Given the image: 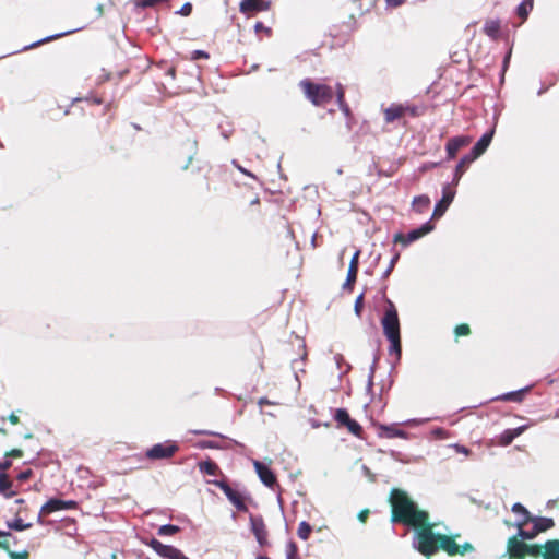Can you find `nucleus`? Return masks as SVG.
I'll list each match as a JSON object with an SVG mask.
<instances>
[{
  "instance_id": "obj_1",
  "label": "nucleus",
  "mask_w": 559,
  "mask_h": 559,
  "mask_svg": "<svg viewBox=\"0 0 559 559\" xmlns=\"http://www.w3.org/2000/svg\"><path fill=\"white\" fill-rule=\"evenodd\" d=\"M388 502L391 508V523L414 528V546L426 558L430 559L439 550L444 551L450 557L465 556L475 551L472 543L459 544L456 542L461 534L445 535L436 533L429 512L420 509L405 490L392 488Z\"/></svg>"
},
{
  "instance_id": "obj_2",
  "label": "nucleus",
  "mask_w": 559,
  "mask_h": 559,
  "mask_svg": "<svg viewBox=\"0 0 559 559\" xmlns=\"http://www.w3.org/2000/svg\"><path fill=\"white\" fill-rule=\"evenodd\" d=\"M386 308L381 319V325L383 334L391 343L389 353L395 355L396 359L401 358L402 344H401V332H400V320L395 305L391 301H386Z\"/></svg>"
},
{
  "instance_id": "obj_3",
  "label": "nucleus",
  "mask_w": 559,
  "mask_h": 559,
  "mask_svg": "<svg viewBox=\"0 0 559 559\" xmlns=\"http://www.w3.org/2000/svg\"><path fill=\"white\" fill-rule=\"evenodd\" d=\"M198 171L203 176L205 183L201 186V190L213 192L216 197L223 195L228 188L229 175L221 167H212L207 164L198 168Z\"/></svg>"
},
{
  "instance_id": "obj_4",
  "label": "nucleus",
  "mask_w": 559,
  "mask_h": 559,
  "mask_svg": "<svg viewBox=\"0 0 559 559\" xmlns=\"http://www.w3.org/2000/svg\"><path fill=\"white\" fill-rule=\"evenodd\" d=\"M299 86L313 106L323 107L333 99L334 90L330 85L305 79L300 81Z\"/></svg>"
},
{
  "instance_id": "obj_5",
  "label": "nucleus",
  "mask_w": 559,
  "mask_h": 559,
  "mask_svg": "<svg viewBox=\"0 0 559 559\" xmlns=\"http://www.w3.org/2000/svg\"><path fill=\"white\" fill-rule=\"evenodd\" d=\"M210 484L218 487L227 497L229 502L240 512H248L246 501L250 498L243 495L241 491L233 488L226 480H209Z\"/></svg>"
},
{
  "instance_id": "obj_6",
  "label": "nucleus",
  "mask_w": 559,
  "mask_h": 559,
  "mask_svg": "<svg viewBox=\"0 0 559 559\" xmlns=\"http://www.w3.org/2000/svg\"><path fill=\"white\" fill-rule=\"evenodd\" d=\"M179 450L174 441L154 444L145 452V457L151 461L166 460L173 457Z\"/></svg>"
},
{
  "instance_id": "obj_7",
  "label": "nucleus",
  "mask_w": 559,
  "mask_h": 559,
  "mask_svg": "<svg viewBox=\"0 0 559 559\" xmlns=\"http://www.w3.org/2000/svg\"><path fill=\"white\" fill-rule=\"evenodd\" d=\"M334 420L337 423V428L345 427L349 433L362 439L364 429L356 420L352 419L345 408H337L334 413Z\"/></svg>"
},
{
  "instance_id": "obj_8",
  "label": "nucleus",
  "mask_w": 559,
  "mask_h": 559,
  "mask_svg": "<svg viewBox=\"0 0 559 559\" xmlns=\"http://www.w3.org/2000/svg\"><path fill=\"white\" fill-rule=\"evenodd\" d=\"M78 503L73 500H61L57 498L49 499L41 508L38 514L37 522L43 524V518L60 510L76 509Z\"/></svg>"
},
{
  "instance_id": "obj_9",
  "label": "nucleus",
  "mask_w": 559,
  "mask_h": 559,
  "mask_svg": "<svg viewBox=\"0 0 559 559\" xmlns=\"http://www.w3.org/2000/svg\"><path fill=\"white\" fill-rule=\"evenodd\" d=\"M144 543L165 559H189L178 548L170 545H164L158 539L152 538Z\"/></svg>"
},
{
  "instance_id": "obj_10",
  "label": "nucleus",
  "mask_w": 559,
  "mask_h": 559,
  "mask_svg": "<svg viewBox=\"0 0 559 559\" xmlns=\"http://www.w3.org/2000/svg\"><path fill=\"white\" fill-rule=\"evenodd\" d=\"M433 227L435 226L430 222H427L420 227L413 229L407 234L399 233L394 236V242L407 246L418 240L419 238L424 237L425 235L429 234L433 229Z\"/></svg>"
},
{
  "instance_id": "obj_11",
  "label": "nucleus",
  "mask_w": 559,
  "mask_h": 559,
  "mask_svg": "<svg viewBox=\"0 0 559 559\" xmlns=\"http://www.w3.org/2000/svg\"><path fill=\"white\" fill-rule=\"evenodd\" d=\"M250 528L257 542L260 546H265L267 544L269 532L265 525V522L261 515L250 514Z\"/></svg>"
},
{
  "instance_id": "obj_12",
  "label": "nucleus",
  "mask_w": 559,
  "mask_h": 559,
  "mask_svg": "<svg viewBox=\"0 0 559 559\" xmlns=\"http://www.w3.org/2000/svg\"><path fill=\"white\" fill-rule=\"evenodd\" d=\"M473 141L469 135L453 136L445 144L447 159H454L460 150L468 146Z\"/></svg>"
},
{
  "instance_id": "obj_13",
  "label": "nucleus",
  "mask_w": 559,
  "mask_h": 559,
  "mask_svg": "<svg viewBox=\"0 0 559 559\" xmlns=\"http://www.w3.org/2000/svg\"><path fill=\"white\" fill-rule=\"evenodd\" d=\"M526 543L516 533L507 542V555L510 559H525Z\"/></svg>"
},
{
  "instance_id": "obj_14",
  "label": "nucleus",
  "mask_w": 559,
  "mask_h": 559,
  "mask_svg": "<svg viewBox=\"0 0 559 559\" xmlns=\"http://www.w3.org/2000/svg\"><path fill=\"white\" fill-rule=\"evenodd\" d=\"M271 4V1L267 0H242L239 4V11L251 16L259 12L269 11Z\"/></svg>"
},
{
  "instance_id": "obj_15",
  "label": "nucleus",
  "mask_w": 559,
  "mask_h": 559,
  "mask_svg": "<svg viewBox=\"0 0 559 559\" xmlns=\"http://www.w3.org/2000/svg\"><path fill=\"white\" fill-rule=\"evenodd\" d=\"M454 197L455 190L450 185L444 186L442 189V198L435 206L432 218L441 217L452 203Z\"/></svg>"
},
{
  "instance_id": "obj_16",
  "label": "nucleus",
  "mask_w": 559,
  "mask_h": 559,
  "mask_svg": "<svg viewBox=\"0 0 559 559\" xmlns=\"http://www.w3.org/2000/svg\"><path fill=\"white\" fill-rule=\"evenodd\" d=\"M255 472L260 478V480L267 487L273 488L277 484V479L275 474L272 472L270 467L264 465L263 463L255 461L254 462Z\"/></svg>"
},
{
  "instance_id": "obj_17",
  "label": "nucleus",
  "mask_w": 559,
  "mask_h": 559,
  "mask_svg": "<svg viewBox=\"0 0 559 559\" xmlns=\"http://www.w3.org/2000/svg\"><path fill=\"white\" fill-rule=\"evenodd\" d=\"M359 254L360 252L357 251L350 262H349V266H348V272H347V277H346V281L345 283L343 284V288L344 289H348V290H352L353 287H354V284L357 280V274H358V259H359Z\"/></svg>"
},
{
  "instance_id": "obj_18",
  "label": "nucleus",
  "mask_w": 559,
  "mask_h": 559,
  "mask_svg": "<svg viewBox=\"0 0 559 559\" xmlns=\"http://www.w3.org/2000/svg\"><path fill=\"white\" fill-rule=\"evenodd\" d=\"M495 130H490L483 134V136L476 142L469 154L475 157L476 159L481 156L486 150L488 148L489 144L491 143L492 136H493Z\"/></svg>"
},
{
  "instance_id": "obj_19",
  "label": "nucleus",
  "mask_w": 559,
  "mask_h": 559,
  "mask_svg": "<svg viewBox=\"0 0 559 559\" xmlns=\"http://www.w3.org/2000/svg\"><path fill=\"white\" fill-rule=\"evenodd\" d=\"M404 116L405 109L402 104H392L388 108L383 109L384 121L388 124L402 119Z\"/></svg>"
},
{
  "instance_id": "obj_20",
  "label": "nucleus",
  "mask_w": 559,
  "mask_h": 559,
  "mask_svg": "<svg viewBox=\"0 0 559 559\" xmlns=\"http://www.w3.org/2000/svg\"><path fill=\"white\" fill-rule=\"evenodd\" d=\"M476 158L473 157L469 153L464 155L460 162L457 163L455 170H454V177H453V183L457 185L461 180L463 174L466 171L468 166L475 160Z\"/></svg>"
},
{
  "instance_id": "obj_21",
  "label": "nucleus",
  "mask_w": 559,
  "mask_h": 559,
  "mask_svg": "<svg viewBox=\"0 0 559 559\" xmlns=\"http://www.w3.org/2000/svg\"><path fill=\"white\" fill-rule=\"evenodd\" d=\"M544 559H559V539H548L544 543Z\"/></svg>"
},
{
  "instance_id": "obj_22",
  "label": "nucleus",
  "mask_w": 559,
  "mask_h": 559,
  "mask_svg": "<svg viewBox=\"0 0 559 559\" xmlns=\"http://www.w3.org/2000/svg\"><path fill=\"white\" fill-rule=\"evenodd\" d=\"M523 432V428L519 427L515 429H507L500 436L498 443L502 447H507L513 442V440Z\"/></svg>"
},
{
  "instance_id": "obj_23",
  "label": "nucleus",
  "mask_w": 559,
  "mask_h": 559,
  "mask_svg": "<svg viewBox=\"0 0 559 559\" xmlns=\"http://www.w3.org/2000/svg\"><path fill=\"white\" fill-rule=\"evenodd\" d=\"M501 23L499 20H487L484 25V33L492 38L497 39L500 35Z\"/></svg>"
},
{
  "instance_id": "obj_24",
  "label": "nucleus",
  "mask_w": 559,
  "mask_h": 559,
  "mask_svg": "<svg viewBox=\"0 0 559 559\" xmlns=\"http://www.w3.org/2000/svg\"><path fill=\"white\" fill-rule=\"evenodd\" d=\"M511 510L513 513L521 516L516 522H523V525H527L533 520L531 512L520 502L514 503Z\"/></svg>"
},
{
  "instance_id": "obj_25",
  "label": "nucleus",
  "mask_w": 559,
  "mask_h": 559,
  "mask_svg": "<svg viewBox=\"0 0 559 559\" xmlns=\"http://www.w3.org/2000/svg\"><path fill=\"white\" fill-rule=\"evenodd\" d=\"M198 467H199L200 472H202L206 475L217 476V475L222 474L218 465L212 460L199 462Z\"/></svg>"
},
{
  "instance_id": "obj_26",
  "label": "nucleus",
  "mask_w": 559,
  "mask_h": 559,
  "mask_svg": "<svg viewBox=\"0 0 559 559\" xmlns=\"http://www.w3.org/2000/svg\"><path fill=\"white\" fill-rule=\"evenodd\" d=\"M536 527L537 532H546L555 526V522L551 518H545V516H533V520L531 521Z\"/></svg>"
},
{
  "instance_id": "obj_27",
  "label": "nucleus",
  "mask_w": 559,
  "mask_h": 559,
  "mask_svg": "<svg viewBox=\"0 0 559 559\" xmlns=\"http://www.w3.org/2000/svg\"><path fill=\"white\" fill-rule=\"evenodd\" d=\"M514 526L518 527V534L522 539L530 540L534 539L540 532H537V527L533 524L531 530H525L526 525H523V522H515Z\"/></svg>"
},
{
  "instance_id": "obj_28",
  "label": "nucleus",
  "mask_w": 559,
  "mask_h": 559,
  "mask_svg": "<svg viewBox=\"0 0 559 559\" xmlns=\"http://www.w3.org/2000/svg\"><path fill=\"white\" fill-rule=\"evenodd\" d=\"M413 210L417 213H424L426 212L430 206V199L428 195H418L415 197L412 202Z\"/></svg>"
},
{
  "instance_id": "obj_29",
  "label": "nucleus",
  "mask_w": 559,
  "mask_h": 559,
  "mask_svg": "<svg viewBox=\"0 0 559 559\" xmlns=\"http://www.w3.org/2000/svg\"><path fill=\"white\" fill-rule=\"evenodd\" d=\"M534 0H523L516 8V14L522 22L526 21L530 12L533 10Z\"/></svg>"
},
{
  "instance_id": "obj_30",
  "label": "nucleus",
  "mask_w": 559,
  "mask_h": 559,
  "mask_svg": "<svg viewBox=\"0 0 559 559\" xmlns=\"http://www.w3.org/2000/svg\"><path fill=\"white\" fill-rule=\"evenodd\" d=\"M526 557H532V558H543L544 559V544L543 545H539V544H526V549H525V558Z\"/></svg>"
},
{
  "instance_id": "obj_31",
  "label": "nucleus",
  "mask_w": 559,
  "mask_h": 559,
  "mask_svg": "<svg viewBox=\"0 0 559 559\" xmlns=\"http://www.w3.org/2000/svg\"><path fill=\"white\" fill-rule=\"evenodd\" d=\"M381 430L386 438H404L406 436L405 431L394 426H381Z\"/></svg>"
},
{
  "instance_id": "obj_32",
  "label": "nucleus",
  "mask_w": 559,
  "mask_h": 559,
  "mask_svg": "<svg viewBox=\"0 0 559 559\" xmlns=\"http://www.w3.org/2000/svg\"><path fill=\"white\" fill-rule=\"evenodd\" d=\"M7 525L9 528L19 531V532L32 527L31 523H24L23 519L17 515H15V519L13 521L8 522Z\"/></svg>"
},
{
  "instance_id": "obj_33",
  "label": "nucleus",
  "mask_w": 559,
  "mask_h": 559,
  "mask_svg": "<svg viewBox=\"0 0 559 559\" xmlns=\"http://www.w3.org/2000/svg\"><path fill=\"white\" fill-rule=\"evenodd\" d=\"M311 532H312V527L308 522L302 521L299 523V526L297 530V535L299 538H301L302 540H307L309 538Z\"/></svg>"
},
{
  "instance_id": "obj_34",
  "label": "nucleus",
  "mask_w": 559,
  "mask_h": 559,
  "mask_svg": "<svg viewBox=\"0 0 559 559\" xmlns=\"http://www.w3.org/2000/svg\"><path fill=\"white\" fill-rule=\"evenodd\" d=\"M528 389L519 390L514 392H509L501 396V400L503 401H511V402H521L523 400L524 394L527 392Z\"/></svg>"
},
{
  "instance_id": "obj_35",
  "label": "nucleus",
  "mask_w": 559,
  "mask_h": 559,
  "mask_svg": "<svg viewBox=\"0 0 559 559\" xmlns=\"http://www.w3.org/2000/svg\"><path fill=\"white\" fill-rule=\"evenodd\" d=\"M179 531H180L179 526L173 525V524H166V525H162L158 528L157 533L160 536H171V535L177 534Z\"/></svg>"
},
{
  "instance_id": "obj_36",
  "label": "nucleus",
  "mask_w": 559,
  "mask_h": 559,
  "mask_svg": "<svg viewBox=\"0 0 559 559\" xmlns=\"http://www.w3.org/2000/svg\"><path fill=\"white\" fill-rule=\"evenodd\" d=\"M453 332H454L455 338H459L461 336H468V335H471L472 330H471V326L467 323H461V324H457L454 328Z\"/></svg>"
},
{
  "instance_id": "obj_37",
  "label": "nucleus",
  "mask_w": 559,
  "mask_h": 559,
  "mask_svg": "<svg viewBox=\"0 0 559 559\" xmlns=\"http://www.w3.org/2000/svg\"><path fill=\"white\" fill-rule=\"evenodd\" d=\"M12 486L13 483L9 475L5 473H0V491H5L8 488H12Z\"/></svg>"
},
{
  "instance_id": "obj_38",
  "label": "nucleus",
  "mask_w": 559,
  "mask_h": 559,
  "mask_svg": "<svg viewBox=\"0 0 559 559\" xmlns=\"http://www.w3.org/2000/svg\"><path fill=\"white\" fill-rule=\"evenodd\" d=\"M334 93L336 95L337 105L346 102V99H345V88H344V86L341 83L336 84Z\"/></svg>"
},
{
  "instance_id": "obj_39",
  "label": "nucleus",
  "mask_w": 559,
  "mask_h": 559,
  "mask_svg": "<svg viewBox=\"0 0 559 559\" xmlns=\"http://www.w3.org/2000/svg\"><path fill=\"white\" fill-rule=\"evenodd\" d=\"M11 536L10 532L0 531V548L9 551V542L7 537Z\"/></svg>"
},
{
  "instance_id": "obj_40",
  "label": "nucleus",
  "mask_w": 559,
  "mask_h": 559,
  "mask_svg": "<svg viewBox=\"0 0 559 559\" xmlns=\"http://www.w3.org/2000/svg\"><path fill=\"white\" fill-rule=\"evenodd\" d=\"M287 559H300L298 548L295 543H289L287 547Z\"/></svg>"
},
{
  "instance_id": "obj_41",
  "label": "nucleus",
  "mask_w": 559,
  "mask_h": 559,
  "mask_svg": "<svg viewBox=\"0 0 559 559\" xmlns=\"http://www.w3.org/2000/svg\"><path fill=\"white\" fill-rule=\"evenodd\" d=\"M7 552L10 556V559H28L29 558V554L27 550H24L21 552H15L9 548V551H7Z\"/></svg>"
},
{
  "instance_id": "obj_42",
  "label": "nucleus",
  "mask_w": 559,
  "mask_h": 559,
  "mask_svg": "<svg viewBox=\"0 0 559 559\" xmlns=\"http://www.w3.org/2000/svg\"><path fill=\"white\" fill-rule=\"evenodd\" d=\"M362 308H364V295H359L356 300H355V305H354V309H355V313L360 317L361 316V311H362Z\"/></svg>"
},
{
  "instance_id": "obj_43",
  "label": "nucleus",
  "mask_w": 559,
  "mask_h": 559,
  "mask_svg": "<svg viewBox=\"0 0 559 559\" xmlns=\"http://www.w3.org/2000/svg\"><path fill=\"white\" fill-rule=\"evenodd\" d=\"M338 107L349 121L353 118V114H352V110H350L348 104L345 102V103L338 104ZM348 128H350L349 123H348Z\"/></svg>"
},
{
  "instance_id": "obj_44",
  "label": "nucleus",
  "mask_w": 559,
  "mask_h": 559,
  "mask_svg": "<svg viewBox=\"0 0 559 559\" xmlns=\"http://www.w3.org/2000/svg\"><path fill=\"white\" fill-rule=\"evenodd\" d=\"M404 109L405 115H409L411 117H418L419 115H421L419 108L416 106L404 105Z\"/></svg>"
},
{
  "instance_id": "obj_45",
  "label": "nucleus",
  "mask_w": 559,
  "mask_h": 559,
  "mask_svg": "<svg viewBox=\"0 0 559 559\" xmlns=\"http://www.w3.org/2000/svg\"><path fill=\"white\" fill-rule=\"evenodd\" d=\"M134 4L138 8H142V9L152 8V7L156 5L155 1H153V0H134Z\"/></svg>"
},
{
  "instance_id": "obj_46",
  "label": "nucleus",
  "mask_w": 559,
  "mask_h": 559,
  "mask_svg": "<svg viewBox=\"0 0 559 559\" xmlns=\"http://www.w3.org/2000/svg\"><path fill=\"white\" fill-rule=\"evenodd\" d=\"M209 58H210V55L203 50H194L192 52V57H191L192 60L209 59Z\"/></svg>"
},
{
  "instance_id": "obj_47",
  "label": "nucleus",
  "mask_w": 559,
  "mask_h": 559,
  "mask_svg": "<svg viewBox=\"0 0 559 559\" xmlns=\"http://www.w3.org/2000/svg\"><path fill=\"white\" fill-rule=\"evenodd\" d=\"M192 12V4L187 2L185 3L181 9L179 10V14L182 16H189Z\"/></svg>"
},
{
  "instance_id": "obj_48",
  "label": "nucleus",
  "mask_w": 559,
  "mask_h": 559,
  "mask_svg": "<svg viewBox=\"0 0 559 559\" xmlns=\"http://www.w3.org/2000/svg\"><path fill=\"white\" fill-rule=\"evenodd\" d=\"M33 475V471L32 469H26V471H23L21 472L19 475H17V480L20 481H26L27 479H29Z\"/></svg>"
},
{
  "instance_id": "obj_49",
  "label": "nucleus",
  "mask_w": 559,
  "mask_h": 559,
  "mask_svg": "<svg viewBox=\"0 0 559 559\" xmlns=\"http://www.w3.org/2000/svg\"><path fill=\"white\" fill-rule=\"evenodd\" d=\"M4 456L7 459H10V457H22L23 456V451L20 450V449H12V450L5 452Z\"/></svg>"
},
{
  "instance_id": "obj_50",
  "label": "nucleus",
  "mask_w": 559,
  "mask_h": 559,
  "mask_svg": "<svg viewBox=\"0 0 559 559\" xmlns=\"http://www.w3.org/2000/svg\"><path fill=\"white\" fill-rule=\"evenodd\" d=\"M233 165L240 171L242 173L243 175L248 176V177H251V178H257L251 171L247 170L246 168H243L241 165H239L237 163V160H233Z\"/></svg>"
},
{
  "instance_id": "obj_51",
  "label": "nucleus",
  "mask_w": 559,
  "mask_h": 559,
  "mask_svg": "<svg viewBox=\"0 0 559 559\" xmlns=\"http://www.w3.org/2000/svg\"><path fill=\"white\" fill-rule=\"evenodd\" d=\"M59 36H60V35L49 36V37H47V38H44V39H41V40H38V41H36V43H34V44L29 45L27 48H35V47H38L39 45L45 44V43H48V41H50V40H53V39L58 38Z\"/></svg>"
},
{
  "instance_id": "obj_52",
  "label": "nucleus",
  "mask_w": 559,
  "mask_h": 559,
  "mask_svg": "<svg viewBox=\"0 0 559 559\" xmlns=\"http://www.w3.org/2000/svg\"><path fill=\"white\" fill-rule=\"evenodd\" d=\"M454 449L457 453H462L466 456H468L471 454V450L464 445L454 444Z\"/></svg>"
},
{
  "instance_id": "obj_53",
  "label": "nucleus",
  "mask_w": 559,
  "mask_h": 559,
  "mask_svg": "<svg viewBox=\"0 0 559 559\" xmlns=\"http://www.w3.org/2000/svg\"><path fill=\"white\" fill-rule=\"evenodd\" d=\"M12 466V462L9 459H4L3 461H0V472L8 471Z\"/></svg>"
},
{
  "instance_id": "obj_54",
  "label": "nucleus",
  "mask_w": 559,
  "mask_h": 559,
  "mask_svg": "<svg viewBox=\"0 0 559 559\" xmlns=\"http://www.w3.org/2000/svg\"><path fill=\"white\" fill-rule=\"evenodd\" d=\"M368 516H369V510L368 509H364V510H361L358 513V519H359L360 522H366Z\"/></svg>"
},
{
  "instance_id": "obj_55",
  "label": "nucleus",
  "mask_w": 559,
  "mask_h": 559,
  "mask_svg": "<svg viewBox=\"0 0 559 559\" xmlns=\"http://www.w3.org/2000/svg\"><path fill=\"white\" fill-rule=\"evenodd\" d=\"M0 493H1L4 498L9 499V498L14 497V496L16 495V491L12 490V488H8L5 491H0Z\"/></svg>"
},
{
  "instance_id": "obj_56",
  "label": "nucleus",
  "mask_w": 559,
  "mask_h": 559,
  "mask_svg": "<svg viewBox=\"0 0 559 559\" xmlns=\"http://www.w3.org/2000/svg\"><path fill=\"white\" fill-rule=\"evenodd\" d=\"M85 100H86L87 103H90V104H95V105H100V104H103V99H102V98H99V97H96V96H94V97H86V98H85Z\"/></svg>"
},
{
  "instance_id": "obj_57",
  "label": "nucleus",
  "mask_w": 559,
  "mask_h": 559,
  "mask_svg": "<svg viewBox=\"0 0 559 559\" xmlns=\"http://www.w3.org/2000/svg\"><path fill=\"white\" fill-rule=\"evenodd\" d=\"M254 28H255V32L265 31L269 35L271 34V29H270V28L264 27V25H263V23H262V22H258V23L254 25Z\"/></svg>"
},
{
  "instance_id": "obj_58",
  "label": "nucleus",
  "mask_w": 559,
  "mask_h": 559,
  "mask_svg": "<svg viewBox=\"0 0 559 559\" xmlns=\"http://www.w3.org/2000/svg\"><path fill=\"white\" fill-rule=\"evenodd\" d=\"M406 0H386L388 4L391 7H399L403 4Z\"/></svg>"
},
{
  "instance_id": "obj_59",
  "label": "nucleus",
  "mask_w": 559,
  "mask_h": 559,
  "mask_svg": "<svg viewBox=\"0 0 559 559\" xmlns=\"http://www.w3.org/2000/svg\"><path fill=\"white\" fill-rule=\"evenodd\" d=\"M201 448H216V444L213 441H203L200 443Z\"/></svg>"
},
{
  "instance_id": "obj_60",
  "label": "nucleus",
  "mask_w": 559,
  "mask_h": 559,
  "mask_svg": "<svg viewBox=\"0 0 559 559\" xmlns=\"http://www.w3.org/2000/svg\"><path fill=\"white\" fill-rule=\"evenodd\" d=\"M9 420L12 425H17L20 423V419L17 417V415H15L14 413H12L10 416H9Z\"/></svg>"
},
{
  "instance_id": "obj_61",
  "label": "nucleus",
  "mask_w": 559,
  "mask_h": 559,
  "mask_svg": "<svg viewBox=\"0 0 559 559\" xmlns=\"http://www.w3.org/2000/svg\"><path fill=\"white\" fill-rule=\"evenodd\" d=\"M258 347H259V357L258 358L262 359L264 349H263L262 343L260 341H258Z\"/></svg>"
},
{
  "instance_id": "obj_62",
  "label": "nucleus",
  "mask_w": 559,
  "mask_h": 559,
  "mask_svg": "<svg viewBox=\"0 0 559 559\" xmlns=\"http://www.w3.org/2000/svg\"><path fill=\"white\" fill-rule=\"evenodd\" d=\"M27 511V508H24V507H20L16 512H15V515L20 516L21 513L23 512H26Z\"/></svg>"
},
{
  "instance_id": "obj_63",
  "label": "nucleus",
  "mask_w": 559,
  "mask_h": 559,
  "mask_svg": "<svg viewBox=\"0 0 559 559\" xmlns=\"http://www.w3.org/2000/svg\"><path fill=\"white\" fill-rule=\"evenodd\" d=\"M15 503L20 504L21 507L25 503V500L22 498H19L15 500Z\"/></svg>"
},
{
  "instance_id": "obj_64",
  "label": "nucleus",
  "mask_w": 559,
  "mask_h": 559,
  "mask_svg": "<svg viewBox=\"0 0 559 559\" xmlns=\"http://www.w3.org/2000/svg\"><path fill=\"white\" fill-rule=\"evenodd\" d=\"M251 204H260V199L259 197H255L251 202Z\"/></svg>"
}]
</instances>
